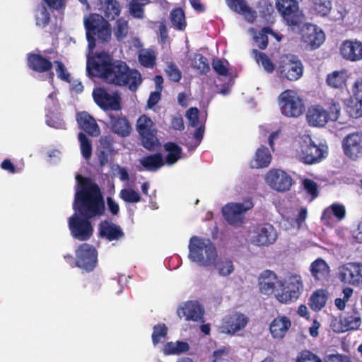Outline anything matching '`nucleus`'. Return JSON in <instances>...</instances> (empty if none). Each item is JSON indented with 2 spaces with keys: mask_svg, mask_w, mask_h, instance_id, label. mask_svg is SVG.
<instances>
[{
  "mask_svg": "<svg viewBox=\"0 0 362 362\" xmlns=\"http://www.w3.org/2000/svg\"><path fill=\"white\" fill-rule=\"evenodd\" d=\"M86 71L90 76L98 77L116 86H127L132 91H136L142 82L139 71L130 69L123 61L114 60L104 52L88 59Z\"/></svg>",
  "mask_w": 362,
  "mask_h": 362,
  "instance_id": "nucleus-1",
  "label": "nucleus"
},
{
  "mask_svg": "<svg viewBox=\"0 0 362 362\" xmlns=\"http://www.w3.org/2000/svg\"><path fill=\"white\" fill-rule=\"evenodd\" d=\"M76 179L78 183L73 209L78 214L85 218H98L105 211V202L99 186L90 178L78 174Z\"/></svg>",
  "mask_w": 362,
  "mask_h": 362,
  "instance_id": "nucleus-2",
  "label": "nucleus"
},
{
  "mask_svg": "<svg viewBox=\"0 0 362 362\" xmlns=\"http://www.w3.org/2000/svg\"><path fill=\"white\" fill-rule=\"evenodd\" d=\"M189 257L200 266L208 267L214 264L219 275L226 276L233 273V263L227 258H221L217 262V251L210 240H204L196 236L190 239Z\"/></svg>",
  "mask_w": 362,
  "mask_h": 362,
  "instance_id": "nucleus-3",
  "label": "nucleus"
},
{
  "mask_svg": "<svg viewBox=\"0 0 362 362\" xmlns=\"http://www.w3.org/2000/svg\"><path fill=\"white\" fill-rule=\"evenodd\" d=\"M88 49L93 50L96 46V40L107 42L111 37V26L104 17L98 13H90L83 18Z\"/></svg>",
  "mask_w": 362,
  "mask_h": 362,
  "instance_id": "nucleus-4",
  "label": "nucleus"
},
{
  "mask_svg": "<svg viewBox=\"0 0 362 362\" xmlns=\"http://www.w3.org/2000/svg\"><path fill=\"white\" fill-rule=\"evenodd\" d=\"M279 105L281 113L287 117H298L305 111L302 98L293 90H286L279 96Z\"/></svg>",
  "mask_w": 362,
  "mask_h": 362,
  "instance_id": "nucleus-5",
  "label": "nucleus"
},
{
  "mask_svg": "<svg viewBox=\"0 0 362 362\" xmlns=\"http://www.w3.org/2000/svg\"><path fill=\"white\" fill-rule=\"evenodd\" d=\"M136 129L140 136L141 144L146 149L153 151L160 145L156 136V124L146 115H142L138 118Z\"/></svg>",
  "mask_w": 362,
  "mask_h": 362,
  "instance_id": "nucleus-6",
  "label": "nucleus"
},
{
  "mask_svg": "<svg viewBox=\"0 0 362 362\" xmlns=\"http://www.w3.org/2000/svg\"><path fill=\"white\" fill-rule=\"evenodd\" d=\"M324 146L316 145L310 138L300 141L296 149V156L305 164L312 165L319 163L325 157Z\"/></svg>",
  "mask_w": 362,
  "mask_h": 362,
  "instance_id": "nucleus-7",
  "label": "nucleus"
},
{
  "mask_svg": "<svg viewBox=\"0 0 362 362\" xmlns=\"http://www.w3.org/2000/svg\"><path fill=\"white\" fill-rule=\"evenodd\" d=\"M95 104L103 111H121L122 97L118 91L110 93L105 88H95L92 93Z\"/></svg>",
  "mask_w": 362,
  "mask_h": 362,
  "instance_id": "nucleus-8",
  "label": "nucleus"
},
{
  "mask_svg": "<svg viewBox=\"0 0 362 362\" xmlns=\"http://www.w3.org/2000/svg\"><path fill=\"white\" fill-rule=\"evenodd\" d=\"M361 325V313L356 308H353L339 317H334L331 321L330 327L335 333H344L357 330Z\"/></svg>",
  "mask_w": 362,
  "mask_h": 362,
  "instance_id": "nucleus-9",
  "label": "nucleus"
},
{
  "mask_svg": "<svg viewBox=\"0 0 362 362\" xmlns=\"http://www.w3.org/2000/svg\"><path fill=\"white\" fill-rule=\"evenodd\" d=\"M250 243L258 247H268L277 240L278 235L275 228L269 223H257L251 231Z\"/></svg>",
  "mask_w": 362,
  "mask_h": 362,
  "instance_id": "nucleus-10",
  "label": "nucleus"
},
{
  "mask_svg": "<svg viewBox=\"0 0 362 362\" xmlns=\"http://www.w3.org/2000/svg\"><path fill=\"white\" fill-rule=\"evenodd\" d=\"M253 203L251 200H247L243 203H229L222 209L223 216L228 224L240 227L245 220V213L253 208Z\"/></svg>",
  "mask_w": 362,
  "mask_h": 362,
  "instance_id": "nucleus-11",
  "label": "nucleus"
},
{
  "mask_svg": "<svg viewBox=\"0 0 362 362\" xmlns=\"http://www.w3.org/2000/svg\"><path fill=\"white\" fill-rule=\"evenodd\" d=\"M90 218L74 213L69 218V228L71 235L79 241L89 240L93 234V227Z\"/></svg>",
  "mask_w": 362,
  "mask_h": 362,
  "instance_id": "nucleus-12",
  "label": "nucleus"
},
{
  "mask_svg": "<svg viewBox=\"0 0 362 362\" xmlns=\"http://www.w3.org/2000/svg\"><path fill=\"white\" fill-rule=\"evenodd\" d=\"M277 72L280 77L290 81H295L302 76L303 66L301 61L296 57L284 56L279 62Z\"/></svg>",
  "mask_w": 362,
  "mask_h": 362,
  "instance_id": "nucleus-13",
  "label": "nucleus"
},
{
  "mask_svg": "<svg viewBox=\"0 0 362 362\" xmlns=\"http://www.w3.org/2000/svg\"><path fill=\"white\" fill-rule=\"evenodd\" d=\"M276 7L289 26H299L302 23L303 15L297 0H276Z\"/></svg>",
  "mask_w": 362,
  "mask_h": 362,
  "instance_id": "nucleus-14",
  "label": "nucleus"
},
{
  "mask_svg": "<svg viewBox=\"0 0 362 362\" xmlns=\"http://www.w3.org/2000/svg\"><path fill=\"white\" fill-rule=\"evenodd\" d=\"M76 267L87 272H92L98 264V252L91 245L81 244L76 250Z\"/></svg>",
  "mask_w": 362,
  "mask_h": 362,
  "instance_id": "nucleus-15",
  "label": "nucleus"
},
{
  "mask_svg": "<svg viewBox=\"0 0 362 362\" xmlns=\"http://www.w3.org/2000/svg\"><path fill=\"white\" fill-rule=\"evenodd\" d=\"M281 287V292L276 294V298L281 303H288L298 298L303 286L300 276L292 275L288 278L286 286L283 284Z\"/></svg>",
  "mask_w": 362,
  "mask_h": 362,
  "instance_id": "nucleus-16",
  "label": "nucleus"
},
{
  "mask_svg": "<svg viewBox=\"0 0 362 362\" xmlns=\"http://www.w3.org/2000/svg\"><path fill=\"white\" fill-rule=\"evenodd\" d=\"M338 276L344 284L359 285L362 284V264L349 262L339 267Z\"/></svg>",
  "mask_w": 362,
  "mask_h": 362,
  "instance_id": "nucleus-17",
  "label": "nucleus"
},
{
  "mask_svg": "<svg viewBox=\"0 0 362 362\" xmlns=\"http://www.w3.org/2000/svg\"><path fill=\"white\" fill-rule=\"evenodd\" d=\"M266 182L271 188L278 192L288 191L292 185L291 177L279 169L269 170L266 177Z\"/></svg>",
  "mask_w": 362,
  "mask_h": 362,
  "instance_id": "nucleus-18",
  "label": "nucleus"
},
{
  "mask_svg": "<svg viewBox=\"0 0 362 362\" xmlns=\"http://www.w3.org/2000/svg\"><path fill=\"white\" fill-rule=\"evenodd\" d=\"M339 54L342 59L351 62L362 60V42L357 40H345L339 46Z\"/></svg>",
  "mask_w": 362,
  "mask_h": 362,
  "instance_id": "nucleus-19",
  "label": "nucleus"
},
{
  "mask_svg": "<svg viewBox=\"0 0 362 362\" xmlns=\"http://www.w3.org/2000/svg\"><path fill=\"white\" fill-rule=\"evenodd\" d=\"M301 37L307 46L311 49H315L324 42L325 35L322 30L317 25L307 24L302 29Z\"/></svg>",
  "mask_w": 362,
  "mask_h": 362,
  "instance_id": "nucleus-20",
  "label": "nucleus"
},
{
  "mask_svg": "<svg viewBox=\"0 0 362 362\" xmlns=\"http://www.w3.org/2000/svg\"><path fill=\"white\" fill-rule=\"evenodd\" d=\"M344 153L351 159H356L362 156V133H352L343 140Z\"/></svg>",
  "mask_w": 362,
  "mask_h": 362,
  "instance_id": "nucleus-21",
  "label": "nucleus"
},
{
  "mask_svg": "<svg viewBox=\"0 0 362 362\" xmlns=\"http://www.w3.org/2000/svg\"><path fill=\"white\" fill-rule=\"evenodd\" d=\"M306 119L310 127H323L329 121L328 111L320 105H311L306 112Z\"/></svg>",
  "mask_w": 362,
  "mask_h": 362,
  "instance_id": "nucleus-22",
  "label": "nucleus"
},
{
  "mask_svg": "<svg viewBox=\"0 0 362 362\" xmlns=\"http://www.w3.org/2000/svg\"><path fill=\"white\" fill-rule=\"evenodd\" d=\"M204 310L197 302L188 301L177 310V315L185 317L187 321H202Z\"/></svg>",
  "mask_w": 362,
  "mask_h": 362,
  "instance_id": "nucleus-23",
  "label": "nucleus"
},
{
  "mask_svg": "<svg viewBox=\"0 0 362 362\" xmlns=\"http://www.w3.org/2000/svg\"><path fill=\"white\" fill-rule=\"evenodd\" d=\"M76 121L79 127L90 136L96 137L100 134V129L95 119L87 112L76 114Z\"/></svg>",
  "mask_w": 362,
  "mask_h": 362,
  "instance_id": "nucleus-24",
  "label": "nucleus"
},
{
  "mask_svg": "<svg viewBox=\"0 0 362 362\" xmlns=\"http://www.w3.org/2000/svg\"><path fill=\"white\" fill-rule=\"evenodd\" d=\"M109 118L112 132L122 137H126L130 135L132 127L125 115L122 113L110 114Z\"/></svg>",
  "mask_w": 362,
  "mask_h": 362,
  "instance_id": "nucleus-25",
  "label": "nucleus"
},
{
  "mask_svg": "<svg viewBox=\"0 0 362 362\" xmlns=\"http://www.w3.org/2000/svg\"><path fill=\"white\" fill-rule=\"evenodd\" d=\"M276 285L283 286V283L278 279L275 272L267 269L263 271L259 278V290L262 293L270 295L274 293Z\"/></svg>",
  "mask_w": 362,
  "mask_h": 362,
  "instance_id": "nucleus-26",
  "label": "nucleus"
},
{
  "mask_svg": "<svg viewBox=\"0 0 362 362\" xmlns=\"http://www.w3.org/2000/svg\"><path fill=\"white\" fill-rule=\"evenodd\" d=\"M98 235L109 241H113L122 238L124 233L119 226L105 220L98 225Z\"/></svg>",
  "mask_w": 362,
  "mask_h": 362,
  "instance_id": "nucleus-27",
  "label": "nucleus"
},
{
  "mask_svg": "<svg viewBox=\"0 0 362 362\" xmlns=\"http://www.w3.org/2000/svg\"><path fill=\"white\" fill-rule=\"evenodd\" d=\"M291 327V321L288 317L278 316L272 321L269 331L274 339H282L286 337Z\"/></svg>",
  "mask_w": 362,
  "mask_h": 362,
  "instance_id": "nucleus-28",
  "label": "nucleus"
},
{
  "mask_svg": "<svg viewBox=\"0 0 362 362\" xmlns=\"http://www.w3.org/2000/svg\"><path fill=\"white\" fill-rule=\"evenodd\" d=\"M27 61L28 68L40 74L51 71L53 66L50 59L40 54L30 53L28 55Z\"/></svg>",
  "mask_w": 362,
  "mask_h": 362,
  "instance_id": "nucleus-29",
  "label": "nucleus"
},
{
  "mask_svg": "<svg viewBox=\"0 0 362 362\" xmlns=\"http://www.w3.org/2000/svg\"><path fill=\"white\" fill-rule=\"evenodd\" d=\"M248 322V318L244 314L235 313L226 317L223 323V327L226 332L233 334L244 329Z\"/></svg>",
  "mask_w": 362,
  "mask_h": 362,
  "instance_id": "nucleus-30",
  "label": "nucleus"
},
{
  "mask_svg": "<svg viewBox=\"0 0 362 362\" xmlns=\"http://www.w3.org/2000/svg\"><path fill=\"white\" fill-rule=\"evenodd\" d=\"M98 10L105 20L114 21L120 14L121 6L117 0H99Z\"/></svg>",
  "mask_w": 362,
  "mask_h": 362,
  "instance_id": "nucleus-31",
  "label": "nucleus"
},
{
  "mask_svg": "<svg viewBox=\"0 0 362 362\" xmlns=\"http://www.w3.org/2000/svg\"><path fill=\"white\" fill-rule=\"evenodd\" d=\"M272 155L269 150L264 146H261L255 152L254 159L250 162L251 168H264L269 165Z\"/></svg>",
  "mask_w": 362,
  "mask_h": 362,
  "instance_id": "nucleus-32",
  "label": "nucleus"
},
{
  "mask_svg": "<svg viewBox=\"0 0 362 362\" xmlns=\"http://www.w3.org/2000/svg\"><path fill=\"white\" fill-rule=\"evenodd\" d=\"M140 163L144 170L156 172L165 165V161L161 153H156L142 158Z\"/></svg>",
  "mask_w": 362,
  "mask_h": 362,
  "instance_id": "nucleus-33",
  "label": "nucleus"
},
{
  "mask_svg": "<svg viewBox=\"0 0 362 362\" xmlns=\"http://www.w3.org/2000/svg\"><path fill=\"white\" fill-rule=\"evenodd\" d=\"M347 78L348 75L346 69L334 71L327 75L326 83L331 88L342 89L346 86Z\"/></svg>",
  "mask_w": 362,
  "mask_h": 362,
  "instance_id": "nucleus-34",
  "label": "nucleus"
},
{
  "mask_svg": "<svg viewBox=\"0 0 362 362\" xmlns=\"http://www.w3.org/2000/svg\"><path fill=\"white\" fill-rule=\"evenodd\" d=\"M329 267L322 258L315 259L310 265V272L315 280L322 281L329 275Z\"/></svg>",
  "mask_w": 362,
  "mask_h": 362,
  "instance_id": "nucleus-35",
  "label": "nucleus"
},
{
  "mask_svg": "<svg viewBox=\"0 0 362 362\" xmlns=\"http://www.w3.org/2000/svg\"><path fill=\"white\" fill-rule=\"evenodd\" d=\"M163 147L168 152L165 156V163L168 165H172L175 164L181 158L182 149L177 144L169 141L165 143Z\"/></svg>",
  "mask_w": 362,
  "mask_h": 362,
  "instance_id": "nucleus-36",
  "label": "nucleus"
},
{
  "mask_svg": "<svg viewBox=\"0 0 362 362\" xmlns=\"http://www.w3.org/2000/svg\"><path fill=\"white\" fill-rule=\"evenodd\" d=\"M189 349V345L186 341H177L167 342L163 347V354L168 355H180L186 353Z\"/></svg>",
  "mask_w": 362,
  "mask_h": 362,
  "instance_id": "nucleus-37",
  "label": "nucleus"
},
{
  "mask_svg": "<svg viewBox=\"0 0 362 362\" xmlns=\"http://www.w3.org/2000/svg\"><path fill=\"white\" fill-rule=\"evenodd\" d=\"M228 7L236 13L250 16L252 21L255 18V12L248 6L245 0H226Z\"/></svg>",
  "mask_w": 362,
  "mask_h": 362,
  "instance_id": "nucleus-38",
  "label": "nucleus"
},
{
  "mask_svg": "<svg viewBox=\"0 0 362 362\" xmlns=\"http://www.w3.org/2000/svg\"><path fill=\"white\" fill-rule=\"evenodd\" d=\"M351 98L346 105V112L354 119L362 117V96L356 95Z\"/></svg>",
  "mask_w": 362,
  "mask_h": 362,
  "instance_id": "nucleus-39",
  "label": "nucleus"
},
{
  "mask_svg": "<svg viewBox=\"0 0 362 362\" xmlns=\"http://www.w3.org/2000/svg\"><path fill=\"white\" fill-rule=\"evenodd\" d=\"M332 215L336 217L339 221L344 218L346 216V209L342 204H332L329 207L326 208L322 214V221H328Z\"/></svg>",
  "mask_w": 362,
  "mask_h": 362,
  "instance_id": "nucleus-40",
  "label": "nucleus"
},
{
  "mask_svg": "<svg viewBox=\"0 0 362 362\" xmlns=\"http://www.w3.org/2000/svg\"><path fill=\"white\" fill-rule=\"evenodd\" d=\"M331 9L332 1L330 0H313L311 10L316 16H327Z\"/></svg>",
  "mask_w": 362,
  "mask_h": 362,
  "instance_id": "nucleus-41",
  "label": "nucleus"
},
{
  "mask_svg": "<svg viewBox=\"0 0 362 362\" xmlns=\"http://www.w3.org/2000/svg\"><path fill=\"white\" fill-rule=\"evenodd\" d=\"M78 139L80 142L81 155L84 159L88 160L92 156V142L82 132L78 133Z\"/></svg>",
  "mask_w": 362,
  "mask_h": 362,
  "instance_id": "nucleus-42",
  "label": "nucleus"
},
{
  "mask_svg": "<svg viewBox=\"0 0 362 362\" xmlns=\"http://www.w3.org/2000/svg\"><path fill=\"white\" fill-rule=\"evenodd\" d=\"M327 297L323 291L318 290L312 294L308 304L313 310L319 311L325 305Z\"/></svg>",
  "mask_w": 362,
  "mask_h": 362,
  "instance_id": "nucleus-43",
  "label": "nucleus"
},
{
  "mask_svg": "<svg viewBox=\"0 0 362 362\" xmlns=\"http://www.w3.org/2000/svg\"><path fill=\"white\" fill-rule=\"evenodd\" d=\"M170 21L173 25L177 30H183L186 27L185 13L180 8H174L170 12Z\"/></svg>",
  "mask_w": 362,
  "mask_h": 362,
  "instance_id": "nucleus-44",
  "label": "nucleus"
},
{
  "mask_svg": "<svg viewBox=\"0 0 362 362\" xmlns=\"http://www.w3.org/2000/svg\"><path fill=\"white\" fill-rule=\"evenodd\" d=\"M168 327L164 323L156 325L153 327V332L151 334L152 343L156 346L161 341V339L165 338L168 334Z\"/></svg>",
  "mask_w": 362,
  "mask_h": 362,
  "instance_id": "nucleus-45",
  "label": "nucleus"
},
{
  "mask_svg": "<svg viewBox=\"0 0 362 362\" xmlns=\"http://www.w3.org/2000/svg\"><path fill=\"white\" fill-rule=\"evenodd\" d=\"M119 195L127 203H137L141 201V197L139 193L132 188L121 189Z\"/></svg>",
  "mask_w": 362,
  "mask_h": 362,
  "instance_id": "nucleus-46",
  "label": "nucleus"
},
{
  "mask_svg": "<svg viewBox=\"0 0 362 362\" xmlns=\"http://www.w3.org/2000/svg\"><path fill=\"white\" fill-rule=\"evenodd\" d=\"M269 33H273L272 29L270 27H264L254 37V40L260 49L267 48Z\"/></svg>",
  "mask_w": 362,
  "mask_h": 362,
  "instance_id": "nucleus-47",
  "label": "nucleus"
},
{
  "mask_svg": "<svg viewBox=\"0 0 362 362\" xmlns=\"http://www.w3.org/2000/svg\"><path fill=\"white\" fill-rule=\"evenodd\" d=\"M253 52L255 54L257 62L262 64L267 72L272 73L274 70V65L269 57L265 53L256 49H254Z\"/></svg>",
  "mask_w": 362,
  "mask_h": 362,
  "instance_id": "nucleus-48",
  "label": "nucleus"
},
{
  "mask_svg": "<svg viewBox=\"0 0 362 362\" xmlns=\"http://www.w3.org/2000/svg\"><path fill=\"white\" fill-rule=\"evenodd\" d=\"M165 72L168 79L173 82H180L182 78V72L174 62L167 63Z\"/></svg>",
  "mask_w": 362,
  "mask_h": 362,
  "instance_id": "nucleus-49",
  "label": "nucleus"
},
{
  "mask_svg": "<svg viewBox=\"0 0 362 362\" xmlns=\"http://www.w3.org/2000/svg\"><path fill=\"white\" fill-rule=\"evenodd\" d=\"M194 66L202 74H206L210 71L208 59L202 54H196L193 60Z\"/></svg>",
  "mask_w": 362,
  "mask_h": 362,
  "instance_id": "nucleus-50",
  "label": "nucleus"
},
{
  "mask_svg": "<svg viewBox=\"0 0 362 362\" xmlns=\"http://www.w3.org/2000/svg\"><path fill=\"white\" fill-rule=\"evenodd\" d=\"M36 25L39 27H46L50 21V13L47 7L41 6L35 17Z\"/></svg>",
  "mask_w": 362,
  "mask_h": 362,
  "instance_id": "nucleus-51",
  "label": "nucleus"
},
{
  "mask_svg": "<svg viewBox=\"0 0 362 362\" xmlns=\"http://www.w3.org/2000/svg\"><path fill=\"white\" fill-rule=\"evenodd\" d=\"M128 33V23L127 21L119 18L116 21L115 35L119 40L123 39Z\"/></svg>",
  "mask_w": 362,
  "mask_h": 362,
  "instance_id": "nucleus-52",
  "label": "nucleus"
},
{
  "mask_svg": "<svg viewBox=\"0 0 362 362\" xmlns=\"http://www.w3.org/2000/svg\"><path fill=\"white\" fill-rule=\"evenodd\" d=\"M146 5L144 3L139 1V0H131L129 3V10L131 14L137 18L144 17V6Z\"/></svg>",
  "mask_w": 362,
  "mask_h": 362,
  "instance_id": "nucleus-53",
  "label": "nucleus"
},
{
  "mask_svg": "<svg viewBox=\"0 0 362 362\" xmlns=\"http://www.w3.org/2000/svg\"><path fill=\"white\" fill-rule=\"evenodd\" d=\"M296 362H322V361L311 351L305 349L299 353Z\"/></svg>",
  "mask_w": 362,
  "mask_h": 362,
  "instance_id": "nucleus-54",
  "label": "nucleus"
},
{
  "mask_svg": "<svg viewBox=\"0 0 362 362\" xmlns=\"http://www.w3.org/2000/svg\"><path fill=\"white\" fill-rule=\"evenodd\" d=\"M54 64H56V72L57 77L62 81L70 83L71 76L64 63L62 61L55 60Z\"/></svg>",
  "mask_w": 362,
  "mask_h": 362,
  "instance_id": "nucleus-55",
  "label": "nucleus"
},
{
  "mask_svg": "<svg viewBox=\"0 0 362 362\" xmlns=\"http://www.w3.org/2000/svg\"><path fill=\"white\" fill-rule=\"evenodd\" d=\"M212 362H230V350L228 347L223 346L214 351Z\"/></svg>",
  "mask_w": 362,
  "mask_h": 362,
  "instance_id": "nucleus-56",
  "label": "nucleus"
},
{
  "mask_svg": "<svg viewBox=\"0 0 362 362\" xmlns=\"http://www.w3.org/2000/svg\"><path fill=\"white\" fill-rule=\"evenodd\" d=\"M227 64H228L227 61L223 62L220 59H217L213 61L212 67L218 75L226 76L228 74Z\"/></svg>",
  "mask_w": 362,
  "mask_h": 362,
  "instance_id": "nucleus-57",
  "label": "nucleus"
},
{
  "mask_svg": "<svg viewBox=\"0 0 362 362\" xmlns=\"http://www.w3.org/2000/svg\"><path fill=\"white\" fill-rule=\"evenodd\" d=\"M303 186L306 192L311 195L313 199L318 196V187L315 181L310 179H305L303 180Z\"/></svg>",
  "mask_w": 362,
  "mask_h": 362,
  "instance_id": "nucleus-58",
  "label": "nucleus"
},
{
  "mask_svg": "<svg viewBox=\"0 0 362 362\" xmlns=\"http://www.w3.org/2000/svg\"><path fill=\"white\" fill-rule=\"evenodd\" d=\"M199 111L197 107H190L186 112V117L189 121V124L192 127H196L199 123Z\"/></svg>",
  "mask_w": 362,
  "mask_h": 362,
  "instance_id": "nucleus-59",
  "label": "nucleus"
},
{
  "mask_svg": "<svg viewBox=\"0 0 362 362\" xmlns=\"http://www.w3.org/2000/svg\"><path fill=\"white\" fill-rule=\"evenodd\" d=\"M101 150L110 153L114 151V141L110 136H102L99 140Z\"/></svg>",
  "mask_w": 362,
  "mask_h": 362,
  "instance_id": "nucleus-60",
  "label": "nucleus"
},
{
  "mask_svg": "<svg viewBox=\"0 0 362 362\" xmlns=\"http://www.w3.org/2000/svg\"><path fill=\"white\" fill-rule=\"evenodd\" d=\"M50 10L63 11L66 6V0H43Z\"/></svg>",
  "mask_w": 362,
  "mask_h": 362,
  "instance_id": "nucleus-61",
  "label": "nucleus"
},
{
  "mask_svg": "<svg viewBox=\"0 0 362 362\" xmlns=\"http://www.w3.org/2000/svg\"><path fill=\"white\" fill-rule=\"evenodd\" d=\"M329 119L331 121H337L340 115V106L338 103H332L328 111Z\"/></svg>",
  "mask_w": 362,
  "mask_h": 362,
  "instance_id": "nucleus-62",
  "label": "nucleus"
},
{
  "mask_svg": "<svg viewBox=\"0 0 362 362\" xmlns=\"http://www.w3.org/2000/svg\"><path fill=\"white\" fill-rule=\"evenodd\" d=\"M325 362H352L351 359L344 355L341 354H330L327 358H325Z\"/></svg>",
  "mask_w": 362,
  "mask_h": 362,
  "instance_id": "nucleus-63",
  "label": "nucleus"
},
{
  "mask_svg": "<svg viewBox=\"0 0 362 362\" xmlns=\"http://www.w3.org/2000/svg\"><path fill=\"white\" fill-rule=\"evenodd\" d=\"M161 92L156 90L151 93L147 103L148 107H153L159 102L161 98Z\"/></svg>",
  "mask_w": 362,
  "mask_h": 362,
  "instance_id": "nucleus-64",
  "label": "nucleus"
}]
</instances>
